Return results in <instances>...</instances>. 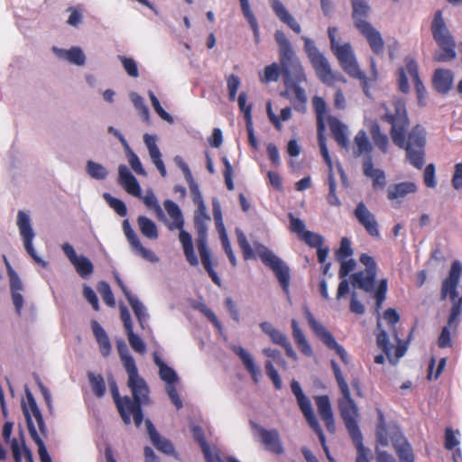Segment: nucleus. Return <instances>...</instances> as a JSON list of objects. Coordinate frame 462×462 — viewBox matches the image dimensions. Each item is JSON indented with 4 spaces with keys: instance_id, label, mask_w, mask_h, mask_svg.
<instances>
[{
    "instance_id": "obj_1",
    "label": "nucleus",
    "mask_w": 462,
    "mask_h": 462,
    "mask_svg": "<svg viewBox=\"0 0 462 462\" xmlns=\"http://www.w3.org/2000/svg\"><path fill=\"white\" fill-rule=\"evenodd\" d=\"M274 38L279 46L280 63L273 62L266 66L263 71L259 73L260 81L265 84L275 82L282 75L285 90L281 96L290 98L297 111L304 112L308 98L305 90L300 87V84L306 81L303 69L285 33L277 30Z\"/></svg>"
},
{
    "instance_id": "obj_2",
    "label": "nucleus",
    "mask_w": 462,
    "mask_h": 462,
    "mask_svg": "<svg viewBox=\"0 0 462 462\" xmlns=\"http://www.w3.org/2000/svg\"><path fill=\"white\" fill-rule=\"evenodd\" d=\"M382 120L390 125V136L393 143L406 152L407 161L415 168L421 169L425 163L426 131L420 125H416L410 131V119L405 102L393 98L391 104L384 107Z\"/></svg>"
},
{
    "instance_id": "obj_3",
    "label": "nucleus",
    "mask_w": 462,
    "mask_h": 462,
    "mask_svg": "<svg viewBox=\"0 0 462 462\" xmlns=\"http://www.w3.org/2000/svg\"><path fill=\"white\" fill-rule=\"evenodd\" d=\"M117 350L128 374L127 385L132 392L133 398L120 396L116 382L112 376L108 379L110 392L124 423L129 425L131 423V416H133L135 426L139 428L143 420L142 406L150 402V391L144 379L139 376L135 361L130 355L125 344L123 342L118 344Z\"/></svg>"
},
{
    "instance_id": "obj_4",
    "label": "nucleus",
    "mask_w": 462,
    "mask_h": 462,
    "mask_svg": "<svg viewBox=\"0 0 462 462\" xmlns=\"http://www.w3.org/2000/svg\"><path fill=\"white\" fill-rule=\"evenodd\" d=\"M331 366L342 393V398L338 400L340 414L357 450L356 462H369L368 455L370 451L363 444V436L357 423L359 416L357 407L351 398L348 385L343 377L339 365L332 360Z\"/></svg>"
},
{
    "instance_id": "obj_5",
    "label": "nucleus",
    "mask_w": 462,
    "mask_h": 462,
    "mask_svg": "<svg viewBox=\"0 0 462 462\" xmlns=\"http://www.w3.org/2000/svg\"><path fill=\"white\" fill-rule=\"evenodd\" d=\"M190 190L193 195L194 202L199 206V210L197 211L194 217V226L198 234L197 247L200 255L201 263L208 276L211 278L212 282L216 285L220 286L221 279L214 270V267L217 264V262L212 257V254L208 247L207 239V221L209 219V217L206 214V208L203 203L202 196L199 190L198 186L194 184L190 187Z\"/></svg>"
},
{
    "instance_id": "obj_6",
    "label": "nucleus",
    "mask_w": 462,
    "mask_h": 462,
    "mask_svg": "<svg viewBox=\"0 0 462 462\" xmlns=\"http://www.w3.org/2000/svg\"><path fill=\"white\" fill-rule=\"evenodd\" d=\"M333 53L337 57L342 69L351 78L356 79L360 81L362 89L366 97H370V85L378 79V70L374 58L370 59V75L366 76L361 70L355 52L350 43L346 42L339 44L332 49Z\"/></svg>"
},
{
    "instance_id": "obj_7",
    "label": "nucleus",
    "mask_w": 462,
    "mask_h": 462,
    "mask_svg": "<svg viewBox=\"0 0 462 462\" xmlns=\"http://www.w3.org/2000/svg\"><path fill=\"white\" fill-rule=\"evenodd\" d=\"M352 5V17L356 28L365 37L372 51L376 55L383 54L384 42L380 32L366 21L370 6L365 0H350Z\"/></svg>"
},
{
    "instance_id": "obj_8",
    "label": "nucleus",
    "mask_w": 462,
    "mask_h": 462,
    "mask_svg": "<svg viewBox=\"0 0 462 462\" xmlns=\"http://www.w3.org/2000/svg\"><path fill=\"white\" fill-rule=\"evenodd\" d=\"M27 403H23V411L26 420L29 434L38 447V453L41 462H51V458L46 449L43 440L37 432V430L32 420V415L35 418L40 432L43 437L47 435V428L42 414L36 403V401L29 391L26 393Z\"/></svg>"
},
{
    "instance_id": "obj_9",
    "label": "nucleus",
    "mask_w": 462,
    "mask_h": 462,
    "mask_svg": "<svg viewBox=\"0 0 462 462\" xmlns=\"http://www.w3.org/2000/svg\"><path fill=\"white\" fill-rule=\"evenodd\" d=\"M430 31L434 41L437 42L441 53L435 55L437 61H448L456 58V43L442 15V11L438 10L433 17Z\"/></svg>"
},
{
    "instance_id": "obj_10",
    "label": "nucleus",
    "mask_w": 462,
    "mask_h": 462,
    "mask_svg": "<svg viewBox=\"0 0 462 462\" xmlns=\"http://www.w3.org/2000/svg\"><path fill=\"white\" fill-rule=\"evenodd\" d=\"M461 274L462 264L459 261L456 260L451 263L448 276L442 282V299H445L447 296H448L450 300L453 302L448 320V326H451L456 321L462 311V297H458L457 291Z\"/></svg>"
},
{
    "instance_id": "obj_11",
    "label": "nucleus",
    "mask_w": 462,
    "mask_h": 462,
    "mask_svg": "<svg viewBox=\"0 0 462 462\" xmlns=\"http://www.w3.org/2000/svg\"><path fill=\"white\" fill-rule=\"evenodd\" d=\"M164 208L168 215L173 220V225H171L169 228L171 230L173 228H178L180 230L179 239L182 245L186 261L191 266H198L199 261L194 251L191 236L189 232L183 230L184 219L180 208L175 202L170 199L164 201Z\"/></svg>"
},
{
    "instance_id": "obj_12",
    "label": "nucleus",
    "mask_w": 462,
    "mask_h": 462,
    "mask_svg": "<svg viewBox=\"0 0 462 462\" xmlns=\"http://www.w3.org/2000/svg\"><path fill=\"white\" fill-rule=\"evenodd\" d=\"M404 63V67L398 69V88L404 94L410 91V84L407 78V74H409L414 84L418 102L420 105H422L426 97V88L420 78L418 64L411 57H406Z\"/></svg>"
},
{
    "instance_id": "obj_13",
    "label": "nucleus",
    "mask_w": 462,
    "mask_h": 462,
    "mask_svg": "<svg viewBox=\"0 0 462 462\" xmlns=\"http://www.w3.org/2000/svg\"><path fill=\"white\" fill-rule=\"evenodd\" d=\"M327 113V103L326 101L319 97V152L323 157L328 171V184H329V193L328 195V201L332 206H337L340 204L339 199L337 198L335 194L336 189V181L332 175L333 164L332 160L329 156L328 148L325 143V138L322 134L325 130V122L324 116Z\"/></svg>"
},
{
    "instance_id": "obj_14",
    "label": "nucleus",
    "mask_w": 462,
    "mask_h": 462,
    "mask_svg": "<svg viewBox=\"0 0 462 462\" xmlns=\"http://www.w3.org/2000/svg\"><path fill=\"white\" fill-rule=\"evenodd\" d=\"M359 261L365 266V269L353 273L350 276L351 283L354 288L363 290L366 292H372L374 291L377 264L374 257L367 254H362L359 257Z\"/></svg>"
},
{
    "instance_id": "obj_15",
    "label": "nucleus",
    "mask_w": 462,
    "mask_h": 462,
    "mask_svg": "<svg viewBox=\"0 0 462 462\" xmlns=\"http://www.w3.org/2000/svg\"><path fill=\"white\" fill-rule=\"evenodd\" d=\"M258 254L262 262L273 270L283 292L289 296L291 280L289 267L282 261L281 258L266 247H263V250L259 251Z\"/></svg>"
},
{
    "instance_id": "obj_16",
    "label": "nucleus",
    "mask_w": 462,
    "mask_h": 462,
    "mask_svg": "<svg viewBox=\"0 0 462 462\" xmlns=\"http://www.w3.org/2000/svg\"><path fill=\"white\" fill-rule=\"evenodd\" d=\"M17 226L20 231V235L23 241L24 248L28 254L33 259V261L42 267H46L47 262H45L40 256H38L32 246V240L35 235L31 226L30 217L23 210L18 211Z\"/></svg>"
},
{
    "instance_id": "obj_17",
    "label": "nucleus",
    "mask_w": 462,
    "mask_h": 462,
    "mask_svg": "<svg viewBox=\"0 0 462 462\" xmlns=\"http://www.w3.org/2000/svg\"><path fill=\"white\" fill-rule=\"evenodd\" d=\"M251 425L257 432L258 440L263 445L267 451L276 455L283 454L284 448L277 430H266L254 422H251Z\"/></svg>"
},
{
    "instance_id": "obj_18",
    "label": "nucleus",
    "mask_w": 462,
    "mask_h": 462,
    "mask_svg": "<svg viewBox=\"0 0 462 462\" xmlns=\"http://www.w3.org/2000/svg\"><path fill=\"white\" fill-rule=\"evenodd\" d=\"M291 392L296 397L297 403L312 430L318 433V420L313 412L310 400L304 394L300 384L295 379L291 382Z\"/></svg>"
},
{
    "instance_id": "obj_19",
    "label": "nucleus",
    "mask_w": 462,
    "mask_h": 462,
    "mask_svg": "<svg viewBox=\"0 0 462 462\" xmlns=\"http://www.w3.org/2000/svg\"><path fill=\"white\" fill-rule=\"evenodd\" d=\"M354 216L369 236L375 238L380 237L378 222L374 215L363 201L356 205L354 210Z\"/></svg>"
},
{
    "instance_id": "obj_20",
    "label": "nucleus",
    "mask_w": 462,
    "mask_h": 462,
    "mask_svg": "<svg viewBox=\"0 0 462 462\" xmlns=\"http://www.w3.org/2000/svg\"><path fill=\"white\" fill-rule=\"evenodd\" d=\"M123 229L124 233L131 245L132 248L137 252L143 258L150 261V262H157L158 258L155 254L148 249H146L141 243L138 236L134 232V230L131 227L128 219H125L123 221Z\"/></svg>"
},
{
    "instance_id": "obj_21",
    "label": "nucleus",
    "mask_w": 462,
    "mask_h": 462,
    "mask_svg": "<svg viewBox=\"0 0 462 462\" xmlns=\"http://www.w3.org/2000/svg\"><path fill=\"white\" fill-rule=\"evenodd\" d=\"M7 273L10 280V291L12 300L15 308V311L18 315H21L23 307V297L21 291L23 290V284L16 273V272L7 263Z\"/></svg>"
},
{
    "instance_id": "obj_22",
    "label": "nucleus",
    "mask_w": 462,
    "mask_h": 462,
    "mask_svg": "<svg viewBox=\"0 0 462 462\" xmlns=\"http://www.w3.org/2000/svg\"><path fill=\"white\" fill-rule=\"evenodd\" d=\"M337 261L340 263L338 277L341 281L337 291V299L339 300L349 292V282L346 277L355 270L356 263L352 258Z\"/></svg>"
},
{
    "instance_id": "obj_23",
    "label": "nucleus",
    "mask_w": 462,
    "mask_h": 462,
    "mask_svg": "<svg viewBox=\"0 0 462 462\" xmlns=\"http://www.w3.org/2000/svg\"><path fill=\"white\" fill-rule=\"evenodd\" d=\"M319 79L331 87L337 83H346V78L340 72L333 71L328 60L321 54H319Z\"/></svg>"
},
{
    "instance_id": "obj_24",
    "label": "nucleus",
    "mask_w": 462,
    "mask_h": 462,
    "mask_svg": "<svg viewBox=\"0 0 462 462\" xmlns=\"http://www.w3.org/2000/svg\"><path fill=\"white\" fill-rule=\"evenodd\" d=\"M145 426L148 432V435L150 437V439L153 446L161 452L166 454V455H173L175 452L174 447L172 443L165 439L162 438L158 431L156 430L154 425L152 422L147 419L145 420Z\"/></svg>"
},
{
    "instance_id": "obj_25",
    "label": "nucleus",
    "mask_w": 462,
    "mask_h": 462,
    "mask_svg": "<svg viewBox=\"0 0 462 462\" xmlns=\"http://www.w3.org/2000/svg\"><path fill=\"white\" fill-rule=\"evenodd\" d=\"M119 183L125 191L134 197L141 198V187L136 178L131 173L129 169L121 164L118 167Z\"/></svg>"
},
{
    "instance_id": "obj_26",
    "label": "nucleus",
    "mask_w": 462,
    "mask_h": 462,
    "mask_svg": "<svg viewBox=\"0 0 462 462\" xmlns=\"http://www.w3.org/2000/svg\"><path fill=\"white\" fill-rule=\"evenodd\" d=\"M327 121L331 135L337 143L342 148H347L349 142L346 126L335 116H329Z\"/></svg>"
},
{
    "instance_id": "obj_27",
    "label": "nucleus",
    "mask_w": 462,
    "mask_h": 462,
    "mask_svg": "<svg viewBox=\"0 0 462 462\" xmlns=\"http://www.w3.org/2000/svg\"><path fill=\"white\" fill-rule=\"evenodd\" d=\"M271 7L275 15L280 19L281 22L285 23L296 33L301 32V28L297 21L291 16L289 11L286 9L284 5L280 0H270Z\"/></svg>"
},
{
    "instance_id": "obj_28",
    "label": "nucleus",
    "mask_w": 462,
    "mask_h": 462,
    "mask_svg": "<svg viewBox=\"0 0 462 462\" xmlns=\"http://www.w3.org/2000/svg\"><path fill=\"white\" fill-rule=\"evenodd\" d=\"M363 171L364 174L371 178L373 180V188L376 189H383L386 185V177L385 173L381 169H375L374 167L372 157L369 156L365 159L363 162Z\"/></svg>"
},
{
    "instance_id": "obj_29",
    "label": "nucleus",
    "mask_w": 462,
    "mask_h": 462,
    "mask_svg": "<svg viewBox=\"0 0 462 462\" xmlns=\"http://www.w3.org/2000/svg\"><path fill=\"white\" fill-rule=\"evenodd\" d=\"M417 186L411 181L392 184L387 189V199L391 201L404 199L407 195L415 193Z\"/></svg>"
},
{
    "instance_id": "obj_30",
    "label": "nucleus",
    "mask_w": 462,
    "mask_h": 462,
    "mask_svg": "<svg viewBox=\"0 0 462 462\" xmlns=\"http://www.w3.org/2000/svg\"><path fill=\"white\" fill-rule=\"evenodd\" d=\"M233 351L241 359L245 368L250 374L253 381L257 383L261 375L260 368L255 365L252 356L242 346H236L233 347Z\"/></svg>"
},
{
    "instance_id": "obj_31",
    "label": "nucleus",
    "mask_w": 462,
    "mask_h": 462,
    "mask_svg": "<svg viewBox=\"0 0 462 462\" xmlns=\"http://www.w3.org/2000/svg\"><path fill=\"white\" fill-rule=\"evenodd\" d=\"M319 340L329 349L334 351L337 355L339 356L342 362L345 364L348 363L347 354L344 347L339 345L334 336L328 331L324 327L319 325Z\"/></svg>"
},
{
    "instance_id": "obj_32",
    "label": "nucleus",
    "mask_w": 462,
    "mask_h": 462,
    "mask_svg": "<svg viewBox=\"0 0 462 462\" xmlns=\"http://www.w3.org/2000/svg\"><path fill=\"white\" fill-rule=\"evenodd\" d=\"M453 73L449 69H438L433 75V85L439 93H448L453 84Z\"/></svg>"
},
{
    "instance_id": "obj_33",
    "label": "nucleus",
    "mask_w": 462,
    "mask_h": 462,
    "mask_svg": "<svg viewBox=\"0 0 462 462\" xmlns=\"http://www.w3.org/2000/svg\"><path fill=\"white\" fill-rule=\"evenodd\" d=\"M319 417L324 421L327 430L330 433H335V420L329 398L327 395H319Z\"/></svg>"
},
{
    "instance_id": "obj_34",
    "label": "nucleus",
    "mask_w": 462,
    "mask_h": 462,
    "mask_svg": "<svg viewBox=\"0 0 462 462\" xmlns=\"http://www.w3.org/2000/svg\"><path fill=\"white\" fill-rule=\"evenodd\" d=\"M92 330L99 346L100 353L105 357L108 356L111 353L112 346L106 332L96 320L92 321Z\"/></svg>"
},
{
    "instance_id": "obj_35",
    "label": "nucleus",
    "mask_w": 462,
    "mask_h": 462,
    "mask_svg": "<svg viewBox=\"0 0 462 462\" xmlns=\"http://www.w3.org/2000/svg\"><path fill=\"white\" fill-rule=\"evenodd\" d=\"M372 144L364 130H360L354 138L353 154L355 157H359L362 154H366V158L371 156Z\"/></svg>"
},
{
    "instance_id": "obj_36",
    "label": "nucleus",
    "mask_w": 462,
    "mask_h": 462,
    "mask_svg": "<svg viewBox=\"0 0 462 462\" xmlns=\"http://www.w3.org/2000/svg\"><path fill=\"white\" fill-rule=\"evenodd\" d=\"M153 361L159 367L160 378L164 381L167 385L175 384L178 382L179 378L176 372L162 360L157 352L153 353Z\"/></svg>"
},
{
    "instance_id": "obj_37",
    "label": "nucleus",
    "mask_w": 462,
    "mask_h": 462,
    "mask_svg": "<svg viewBox=\"0 0 462 462\" xmlns=\"http://www.w3.org/2000/svg\"><path fill=\"white\" fill-rule=\"evenodd\" d=\"M52 51L60 58H63L69 60L70 63L79 66H82L85 64V55L82 50L79 47H72L69 51L53 47Z\"/></svg>"
},
{
    "instance_id": "obj_38",
    "label": "nucleus",
    "mask_w": 462,
    "mask_h": 462,
    "mask_svg": "<svg viewBox=\"0 0 462 462\" xmlns=\"http://www.w3.org/2000/svg\"><path fill=\"white\" fill-rule=\"evenodd\" d=\"M393 447L401 462H414L412 448L404 438H396Z\"/></svg>"
},
{
    "instance_id": "obj_39",
    "label": "nucleus",
    "mask_w": 462,
    "mask_h": 462,
    "mask_svg": "<svg viewBox=\"0 0 462 462\" xmlns=\"http://www.w3.org/2000/svg\"><path fill=\"white\" fill-rule=\"evenodd\" d=\"M292 337L300 351L305 356L311 354V347L309 345L302 330L300 328L296 319L291 320Z\"/></svg>"
},
{
    "instance_id": "obj_40",
    "label": "nucleus",
    "mask_w": 462,
    "mask_h": 462,
    "mask_svg": "<svg viewBox=\"0 0 462 462\" xmlns=\"http://www.w3.org/2000/svg\"><path fill=\"white\" fill-rule=\"evenodd\" d=\"M137 223L141 233L149 239L158 238V229L153 221L144 216H140L137 218Z\"/></svg>"
},
{
    "instance_id": "obj_41",
    "label": "nucleus",
    "mask_w": 462,
    "mask_h": 462,
    "mask_svg": "<svg viewBox=\"0 0 462 462\" xmlns=\"http://www.w3.org/2000/svg\"><path fill=\"white\" fill-rule=\"evenodd\" d=\"M269 337L274 344L279 345L284 348L286 355L289 357L294 360L297 358V355L293 350L288 337L283 333L275 328Z\"/></svg>"
},
{
    "instance_id": "obj_42",
    "label": "nucleus",
    "mask_w": 462,
    "mask_h": 462,
    "mask_svg": "<svg viewBox=\"0 0 462 462\" xmlns=\"http://www.w3.org/2000/svg\"><path fill=\"white\" fill-rule=\"evenodd\" d=\"M266 110L270 121L278 131H281L282 128L281 121H288L291 117V108L290 106H286L281 110L280 117L273 112L271 103L267 104Z\"/></svg>"
},
{
    "instance_id": "obj_43",
    "label": "nucleus",
    "mask_w": 462,
    "mask_h": 462,
    "mask_svg": "<svg viewBox=\"0 0 462 462\" xmlns=\"http://www.w3.org/2000/svg\"><path fill=\"white\" fill-rule=\"evenodd\" d=\"M371 135L375 146L382 152L386 153L389 148V139L385 134L382 133L378 125L371 128Z\"/></svg>"
},
{
    "instance_id": "obj_44",
    "label": "nucleus",
    "mask_w": 462,
    "mask_h": 462,
    "mask_svg": "<svg viewBox=\"0 0 462 462\" xmlns=\"http://www.w3.org/2000/svg\"><path fill=\"white\" fill-rule=\"evenodd\" d=\"M88 377L93 393L98 398L103 397L106 393V383L103 376L101 374L96 375L93 373H88Z\"/></svg>"
},
{
    "instance_id": "obj_45",
    "label": "nucleus",
    "mask_w": 462,
    "mask_h": 462,
    "mask_svg": "<svg viewBox=\"0 0 462 462\" xmlns=\"http://www.w3.org/2000/svg\"><path fill=\"white\" fill-rule=\"evenodd\" d=\"M72 264L74 265L77 273L82 278H87L94 271V266L91 261L83 255L79 256L78 260L74 262Z\"/></svg>"
},
{
    "instance_id": "obj_46",
    "label": "nucleus",
    "mask_w": 462,
    "mask_h": 462,
    "mask_svg": "<svg viewBox=\"0 0 462 462\" xmlns=\"http://www.w3.org/2000/svg\"><path fill=\"white\" fill-rule=\"evenodd\" d=\"M239 1H240V5H241L242 13H243L244 16L245 17V19L247 20V22L249 23L252 30L254 31V36L257 37L259 34L258 23H257V20L254 14L253 11L251 10L249 2H248V0H239Z\"/></svg>"
},
{
    "instance_id": "obj_47",
    "label": "nucleus",
    "mask_w": 462,
    "mask_h": 462,
    "mask_svg": "<svg viewBox=\"0 0 462 462\" xmlns=\"http://www.w3.org/2000/svg\"><path fill=\"white\" fill-rule=\"evenodd\" d=\"M237 243L243 253V256L245 260L253 259L255 257L254 250L248 242L245 235L240 231L236 230Z\"/></svg>"
},
{
    "instance_id": "obj_48",
    "label": "nucleus",
    "mask_w": 462,
    "mask_h": 462,
    "mask_svg": "<svg viewBox=\"0 0 462 462\" xmlns=\"http://www.w3.org/2000/svg\"><path fill=\"white\" fill-rule=\"evenodd\" d=\"M127 301L129 302L141 327L143 328V323L146 320L147 315L145 313V309L143 303L134 295L131 298H129Z\"/></svg>"
},
{
    "instance_id": "obj_49",
    "label": "nucleus",
    "mask_w": 462,
    "mask_h": 462,
    "mask_svg": "<svg viewBox=\"0 0 462 462\" xmlns=\"http://www.w3.org/2000/svg\"><path fill=\"white\" fill-rule=\"evenodd\" d=\"M126 156L128 159V162L134 171L138 175L145 176L146 171L142 165V162L136 153L129 147V145L125 146Z\"/></svg>"
},
{
    "instance_id": "obj_50",
    "label": "nucleus",
    "mask_w": 462,
    "mask_h": 462,
    "mask_svg": "<svg viewBox=\"0 0 462 462\" xmlns=\"http://www.w3.org/2000/svg\"><path fill=\"white\" fill-rule=\"evenodd\" d=\"M353 254L354 251L352 249L350 239L343 237L340 241L339 248L335 252L336 260L352 258Z\"/></svg>"
},
{
    "instance_id": "obj_51",
    "label": "nucleus",
    "mask_w": 462,
    "mask_h": 462,
    "mask_svg": "<svg viewBox=\"0 0 462 462\" xmlns=\"http://www.w3.org/2000/svg\"><path fill=\"white\" fill-rule=\"evenodd\" d=\"M87 171L93 179L96 180H104L108 174V171L103 165L92 161L88 162Z\"/></svg>"
},
{
    "instance_id": "obj_52",
    "label": "nucleus",
    "mask_w": 462,
    "mask_h": 462,
    "mask_svg": "<svg viewBox=\"0 0 462 462\" xmlns=\"http://www.w3.org/2000/svg\"><path fill=\"white\" fill-rule=\"evenodd\" d=\"M97 291L100 293L103 300L105 303L109 307H115L116 301L114 298V294L112 292V290L109 286V284L105 282L101 281L97 284Z\"/></svg>"
},
{
    "instance_id": "obj_53",
    "label": "nucleus",
    "mask_w": 462,
    "mask_h": 462,
    "mask_svg": "<svg viewBox=\"0 0 462 462\" xmlns=\"http://www.w3.org/2000/svg\"><path fill=\"white\" fill-rule=\"evenodd\" d=\"M104 199L108 205L120 216L125 217L127 214V208L124 201L119 199L114 198L109 193L104 194Z\"/></svg>"
},
{
    "instance_id": "obj_54",
    "label": "nucleus",
    "mask_w": 462,
    "mask_h": 462,
    "mask_svg": "<svg viewBox=\"0 0 462 462\" xmlns=\"http://www.w3.org/2000/svg\"><path fill=\"white\" fill-rule=\"evenodd\" d=\"M150 157L153 162V164L156 166L157 170L160 171L161 175L162 177H166L167 171L165 168V165L163 163V161L162 159V153L159 149V147L156 145L155 147H152L148 150Z\"/></svg>"
},
{
    "instance_id": "obj_55",
    "label": "nucleus",
    "mask_w": 462,
    "mask_h": 462,
    "mask_svg": "<svg viewBox=\"0 0 462 462\" xmlns=\"http://www.w3.org/2000/svg\"><path fill=\"white\" fill-rule=\"evenodd\" d=\"M264 368L266 374L273 382L274 388L276 390H281L282 388V382L278 371L274 368L273 362L267 360L264 364Z\"/></svg>"
},
{
    "instance_id": "obj_56",
    "label": "nucleus",
    "mask_w": 462,
    "mask_h": 462,
    "mask_svg": "<svg viewBox=\"0 0 462 462\" xmlns=\"http://www.w3.org/2000/svg\"><path fill=\"white\" fill-rule=\"evenodd\" d=\"M376 343L378 347L388 356H391V351L393 346L391 345L388 334L383 330L380 329L376 336Z\"/></svg>"
},
{
    "instance_id": "obj_57",
    "label": "nucleus",
    "mask_w": 462,
    "mask_h": 462,
    "mask_svg": "<svg viewBox=\"0 0 462 462\" xmlns=\"http://www.w3.org/2000/svg\"><path fill=\"white\" fill-rule=\"evenodd\" d=\"M237 102L240 110L244 113L246 125H252V105L247 104V97L245 92L240 93Z\"/></svg>"
},
{
    "instance_id": "obj_58",
    "label": "nucleus",
    "mask_w": 462,
    "mask_h": 462,
    "mask_svg": "<svg viewBox=\"0 0 462 462\" xmlns=\"http://www.w3.org/2000/svg\"><path fill=\"white\" fill-rule=\"evenodd\" d=\"M388 290V281L387 279H382L379 282L378 287L374 291V298L376 301V309L377 310L382 308V305L386 298V292Z\"/></svg>"
},
{
    "instance_id": "obj_59",
    "label": "nucleus",
    "mask_w": 462,
    "mask_h": 462,
    "mask_svg": "<svg viewBox=\"0 0 462 462\" xmlns=\"http://www.w3.org/2000/svg\"><path fill=\"white\" fill-rule=\"evenodd\" d=\"M126 334L131 347L139 354L145 353L146 346L143 339L135 335L133 329L126 331Z\"/></svg>"
},
{
    "instance_id": "obj_60",
    "label": "nucleus",
    "mask_w": 462,
    "mask_h": 462,
    "mask_svg": "<svg viewBox=\"0 0 462 462\" xmlns=\"http://www.w3.org/2000/svg\"><path fill=\"white\" fill-rule=\"evenodd\" d=\"M228 97L231 101L236 100L238 88L241 84L240 78L235 74H231L226 78Z\"/></svg>"
},
{
    "instance_id": "obj_61",
    "label": "nucleus",
    "mask_w": 462,
    "mask_h": 462,
    "mask_svg": "<svg viewBox=\"0 0 462 462\" xmlns=\"http://www.w3.org/2000/svg\"><path fill=\"white\" fill-rule=\"evenodd\" d=\"M118 59L122 62L125 70L130 77L137 78L139 76L137 64L134 59L121 55L118 56Z\"/></svg>"
},
{
    "instance_id": "obj_62",
    "label": "nucleus",
    "mask_w": 462,
    "mask_h": 462,
    "mask_svg": "<svg viewBox=\"0 0 462 462\" xmlns=\"http://www.w3.org/2000/svg\"><path fill=\"white\" fill-rule=\"evenodd\" d=\"M304 41V49L311 60L313 68L318 71V51L315 48L314 42L307 37H302Z\"/></svg>"
},
{
    "instance_id": "obj_63",
    "label": "nucleus",
    "mask_w": 462,
    "mask_h": 462,
    "mask_svg": "<svg viewBox=\"0 0 462 462\" xmlns=\"http://www.w3.org/2000/svg\"><path fill=\"white\" fill-rule=\"evenodd\" d=\"M222 162L225 166L224 178H225V183H226V189L228 190H233L235 188L234 181H233V168L226 157H224L222 159Z\"/></svg>"
},
{
    "instance_id": "obj_64",
    "label": "nucleus",
    "mask_w": 462,
    "mask_h": 462,
    "mask_svg": "<svg viewBox=\"0 0 462 462\" xmlns=\"http://www.w3.org/2000/svg\"><path fill=\"white\" fill-rule=\"evenodd\" d=\"M132 101L135 106V108L139 111L141 116L145 120V121H148L149 120V108L147 107V106L144 104L142 97L138 96V95H134L132 97Z\"/></svg>"
}]
</instances>
